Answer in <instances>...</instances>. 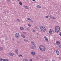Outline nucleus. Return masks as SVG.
I'll list each match as a JSON object with an SVG mask.
<instances>
[{"label": "nucleus", "instance_id": "obj_4", "mask_svg": "<svg viewBox=\"0 0 61 61\" xmlns=\"http://www.w3.org/2000/svg\"><path fill=\"white\" fill-rule=\"evenodd\" d=\"M43 47H44V46L42 45H40L39 47L40 49L41 50Z\"/></svg>", "mask_w": 61, "mask_h": 61}, {"label": "nucleus", "instance_id": "obj_2", "mask_svg": "<svg viewBox=\"0 0 61 61\" xmlns=\"http://www.w3.org/2000/svg\"><path fill=\"white\" fill-rule=\"evenodd\" d=\"M40 29L41 31L43 32H45L46 30V28L45 27L43 26L41 27H40Z\"/></svg>", "mask_w": 61, "mask_h": 61}, {"label": "nucleus", "instance_id": "obj_48", "mask_svg": "<svg viewBox=\"0 0 61 61\" xmlns=\"http://www.w3.org/2000/svg\"><path fill=\"white\" fill-rule=\"evenodd\" d=\"M17 0V1H19V0Z\"/></svg>", "mask_w": 61, "mask_h": 61}, {"label": "nucleus", "instance_id": "obj_38", "mask_svg": "<svg viewBox=\"0 0 61 61\" xmlns=\"http://www.w3.org/2000/svg\"><path fill=\"white\" fill-rule=\"evenodd\" d=\"M59 35L60 36H61V33H60V34H59Z\"/></svg>", "mask_w": 61, "mask_h": 61}, {"label": "nucleus", "instance_id": "obj_52", "mask_svg": "<svg viewBox=\"0 0 61 61\" xmlns=\"http://www.w3.org/2000/svg\"><path fill=\"white\" fill-rule=\"evenodd\" d=\"M13 55H14V54H13Z\"/></svg>", "mask_w": 61, "mask_h": 61}, {"label": "nucleus", "instance_id": "obj_41", "mask_svg": "<svg viewBox=\"0 0 61 61\" xmlns=\"http://www.w3.org/2000/svg\"><path fill=\"white\" fill-rule=\"evenodd\" d=\"M23 33H24V34H26V33H25V32H23Z\"/></svg>", "mask_w": 61, "mask_h": 61}, {"label": "nucleus", "instance_id": "obj_16", "mask_svg": "<svg viewBox=\"0 0 61 61\" xmlns=\"http://www.w3.org/2000/svg\"><path fill=\"white\" fill-rule=\"evenodd\" d=\"M3 50V48L2 47H0V51H2V50Z\"/></svg>", "mask_w": 61, "mask_h": 61}, {"label": "nucleus", "instance_id": "obj_12", "mask_svg": "<svg viewBox=\"0 0 61 61\" xmlns=\"http://www.w3.org/2000/svg\"><path fill=\"white\" fill-rule=\"evenodd\" d=\"M37 8H41V6L40 5H38L37 6Z\"/></svg>", "mask_w": 61, "mask_h": 61}, {"label": "nucleus", "instance_id": "obj_35", "mask_svg": "<svg viewBox=\"0 0 61 61\" xmlns=\"http://www.w3.org/2000/svg\"><path fill=\"white\" fill-rule=\"evenodd\" d=\"M10 0H7V1H9V2H10Z\"/></svg>", "mask_w": 61, "mask_h": 61}, {"label": "nucleus", "instance_id": "obj_33", "mask_svg": "<svg viewBox=\"0 0 61 61\" xmlns=\"http://www.w3.org/2000/svg\"><path fill=\"white\" fill-rule=\"evenodd\" d=\"M53 19H56V18H55V17H53Z\"/></svg>", "mask_w": 61, "mask_h": 61}, {"label": "nucleus", "instance_id": "obj_14", "mask_svg": "<svg viewBox=\"0 0 61 61\" xmlns=\"http://www.w3.org/2000/svg\"><path fill=\"white\" fill-rule=\"evenodd\" d=\"M21 36L23 38H25V35L23 34H21Z\"/></svg>", "mask_w": 61, "mask_h": 61}, {"label": "nucleus", "instance_id": "obj_51", "mask_svg": "<svg viewBox=\"0 0 61 61\" xmlns=\"http://www.w3.org/2000/svg\"><path fill=\"white\" fill-rule=\"evenodd\" d=\"M37 34H38V33H37Z\"/></svg>", "mask_w": 61, "mask_h": 61}, {"label": "nucleus", "instance_id": "obj_44", "mask_svg": "<svg viewBox=\"0 0 61 61\" xmlns=\"http://www.w3.org/2000/svg\"><path fill=\"white\" fill-rule=\"evenodd\" d=\"M52 61H55V60H52Z\"/></svg>", "mask_w": 61, "mask_h": 61}, {"label": "nucleus", "instance_id": "obj_34", "mask_svg": "<svg viewBox=\"0 0 61 61\" xmlns=\"http://www.w3.org/2000/svg\"><path fill=\"white\" fill-rule=\"evenodd\" d=\"M12 40H13V41H15V40H14V39L13 38L12 39Z\"/></svg>", "mask_w": 61, "mask_h": 61}, {"label": "nucleus", "instance_id": "obj_43", "mask_svg": "<svg viewBox=\"0 0 61 61\" xmlns=\"http://www.w3.org/2000/svg\"><path fill=\"white\" fill-rule=\"evenodd\" d=\"M17 43H18V44H19V42L18 41H17Z\"/></svg>", "mask_w": 61, "mask_h": 61}, {"label": "nucleus", "instance_id": "obj_30", "mask_svg": "<svg viewBox=\"0 0 61 61\" xmlns=\"http://www.w3.org/2000/svg\"><path fill=\"white\" fill-rule=\"evenodd\" d=\"M30 21H31V22H33V20H31V19L30 20Z\"/></svg>", "mask_w": 61, "mask_h": 61}, {"label": "nucleus", "instance_id": "obj_18", "mask_svg": "<svg viewBox=\"0 0 61 61\" xmlns=\"http://www.w3.org/2000/svg\"><path fill=\"white\" fill-rule=\"evenodd\" d=\"M20 30H23L24 28L22 27H20Z\"/></svg>", "mask_w": 61, "mask_h": 61}, {"label": "nucleus", "instance_id": "obj_31", "mask_svg": "<svg viewBox=\"0 0 61 61\" xmlns=\"http://www.w3.org/2000/svg\"><path fill=\"white\" fill-rule=\"evenodd\" d=\"M28 26H31V25L28 24Z\"/></svg>", "mask_w": 61, "mask_h": 61}, {"label": "nucleus", "instance_id": "obj_47", "mask_svg": "<svg viewBox=\"0 0 61 61\" xmlns=\"http://www.w3.org/2000/svg\"><path fill=\"white\" fill-rule=\"evenodd\" d=\"M45 61H48V60H45Z\"/></svg>", "mask_w": 61, "mask_h": 61}, {"label": "nucleus", "instance_id": "obj_36", "mask_svg": "<svg viewBox=\"0 0 61 61\" xmlns=\"http://www.w3.org/2000/svg\"><path fill=\"white\" fill-rule=\"evenodd\" d=\"M34 47H36V46H35V45H34Z\"/></svg>", "mask_w": 61, "mask_h": 61}, {"label": "nucleus", "instance_id": "obj_37", "mask_svg": "<svg viewBox=\"0 0 61 61\" xmlns=\"http://www.w3.org/2000/svg\"><path fill=\"white\" fill-rule=\"evenodd\" d=\"M59 47L60 48H61V45H59Z\"/></svg>", "mask_w": 61, "mask_h": 61}, {"label": "nucleus", "instance_id": "obj_22", "mask_svg": "<svg viewBox=\"0 0 61 61\" xmlns=\"http://www.w3.org/2000/svg\"><path fill=\"white\" fill-rule=\"evenodd\" d=\"M23 61H28V60L27 59H24L23 60Z\"/></svg>", "mask_w": 61, "mask_h": 61}, {"label": "nucleus", "instance_id": "obj_7", "mask_svg": "<svg viewBox=\"0 0 61 61\" xmlns=\"http://www.w3.org/2000/svg\"><path fill=\"white\" fill-rule=\"evenodd\" d=\"M31 54L32 56H35L36 55V53L34 52H31Z\"/></svg>", "mask_w": 61, "mask_h": 61}, {"label": "nucleus", "instance_id": "obj_26", "mask_svg": "<svg viewBox=\"0 0 61 61\" xmlns=\"http://www.w3.org/2000/svg\"><path fill=\"white\" fill-rule=\"evenodd\" d=\"M20 56H23L21 55H19V57H20Z\"/></svg>", "mask_w": 61, "mask_h": 61}, {"label": "nucleus", "instance_id": "obj_20", "mask_svg": "<svg viewBox=\"0 0 61 61\" xmlns=\"http://www.w3.org/2000/svg\"><path fill=\"white\" fill-rule=\"evenodd\" d=\"M19 4L20 5H23V4L22 3V2H19Z\"/></svg>", "mask_w": 61, "mask_h": 61}, {"label": "nucleus", "instance_id": "obj_23", "mask_svg": "<svg viewBox=\"0 0 61 61\" xmlns=\"http://www.w3.org/2000/svg\"><path fill=\"white\" fill-rule=\"evenodd\" d=\"M17 21L18 22H20V20L19 19H18L17 20Z\"/></svg>", "mask_w": 61, "mask_h": 61}, {"label": "nucleus", "instance_id": "obj_19", "mask_svg": "<svg viewBox=\"0 0 61 61\" xmlns=\"http://www.w3.org/2000/svg\"><path fill=\"white\" fill-rule=\"evenodd\" d=\"M31 44H32L34 46V45H35V43L33 41H32L31 42Z\"/></svg>", "mask_w": 61, "mask_h": 61}, {"label": "nucleus", "instance_id": "obj_8", "mask_svg": "<svg viewBox=\"0 0 61 61\" xmlns=\"http://www.w3.org/2000/svg\"><path fill=\"white\" fill-rule=\"evenodd\" d=\"M49 33L51 35H52V34H53V33H52V30H51V29H50Z\"/></svg>", "mask_w": 61, "mask_h": 61}, {"label": "nucleus", "instance_id": "obj_5", "mask_svg": "<svg viewBox=\"0 0 61 61\" xmlns=\"http://www.w3.org/2000/svg\"><path fill=\"white\" fill-rule=\"evenodd\" d=\"M46 50V48L44 46V47L42 48V49L41 50V51H45Z\"/></svg>", "mask_w": 61, "mask_h": 61}, {"label": "nucleus", "instance_id": "obj_21", "mask_svg": "<svg viewBox=\"0 0 61 61\" xmlns=\"http://www.w3.org/2000/svg\"><path fill=\"white\" fill-rule=\"evenodd\" d=\"M3 60V58H0V61H2V60Z\"/></svg>", "mask_w": 61, "mask_h": 61}, {"label": "nucleus", "instance_id": "obj_45", "mask_svg": "<svg viewBox=\"0 0 61 61\" xmlns=\"http://www.w3.org/2000/svg\"><path fill=\"white\" fill-rule=\"evenodd\" d=\"M35 32V30H33V32Z\"/></svg>", "mask_w": 61, "mask_h": 61}, {"label": "nucleus", "instance_id": "obj_28", "mask_svg": "<svg viewBox=\"0 0 61 61\" xmlns=\"http://www.w3.org/2000/svg\"><path fill=\"white\" fill-rule=\"evenodd\" d=\"M53 16H52L51 15H50V17H51V18H53Z\"/></svg>", "mask_w": 61, "mask_h": 61}, {"label": "nucleus", "instance_id": "obj_3", "mask_svg": "<svg viewBox=\"0 0 61 61\" xmlns=\"http://www.w3.org/2000/svg\"><path fill=\"white\" fill-rule=\"evenodd\" d=\"M15 37H16L17 39H18V38L19 37V34L18 33H16L15 34Z\"/></svg>", "mask_w": 61, "mask_h": 61}, {"label": "nucleus", "instance_id": "obj_49", "mask_svg": "<svg viewBox=\"0 0 61 61\" xmlns=\"http://www.w3.org/2000/svg\"><path fill=\"white\" fill-rule=\"evenodd\" d=\"M34 46H33V49H34Z\"/></svg>", "mask_w": 61, "mask_h": 61}, {"label": "nucleus", "instance_id": "obj_29", "mask_svg": "<svg viewBox=\"0 0 61 61\" xmlns=\"http://www.w3.org/2000/svg\"><path fill=\"white\" fill-rule=\"evenodd\" d=\"M6 61L5 59H4L3 60V61Z\"/></svg>", "mask_w": 61, "mask_h": 61}, {"label": "nucleus", "instance_id": "obj_46", "mask_svg": "<svg viewBox=\"0 0 61 61\" xmlns=\"http://www.w3.org/2000/svg\"><path fill=\"white\" fill-rule=\"evenodd\" d=\"M26 29H27V30H28V28H27Z\"/></svg>", "mask_w": 61, "mask_h": 61}, {"label": "nucleus", "instance_id": "obj_13", "mask_svg": "<svg viewBox=\"0 0 61 61\" xmlns=\"http://www.w3.org/2000/svg\"><path fill=\"white\" fill-rule=\"evenodd\" d=\"M24 7L25 8V9H28V7L25 6H24Z\"/></svg>", "mask_w": 61, "mask_h": 61}, {"label": "nucleus", "instance_id": "obj_10", "mask_svg": "<svg viewBox=\"0 0 61 61\" xmlns=\"http://www.w3.org/2000/svg\"><path fill=\"white\" fill-rule=\"evenodd\" d=\"M56 44L58 45H59L60 44V42L59 41H57L56 42Z\"/></svg>", "mask_w": 61, "mask_h": 61}, {"label": "nucleus", "instance_id": "obj_17", "mask_svg": "<svg viewBox=\"0 0 61 61\" xmlns=\"http://www.w3.org/2000/svg\"><path fill=\"white\" fill-rule=\"evenodd\" d=\"M9 54L10 56H13V54H12V53H9Z\"/></svg>", "mask_w": 61, "mask_h": 61}, {"label": "nucleus", "instance_id": "obj_6", "mask_svg": "<svg viewBox=\"0 0 61 61\" xmlns=\"http://www.w3.org/2000/svg\"><path fill=\"white\" fill-rule=\"evenodd\" d=\"M56 53L57 54V55H59V52L58 51L56 50Z\"/></svg>", "mask_w": 61, "mask_h": 61}, {"label": "nucleus", "instance_id": "obj_32", "mask_svg": "<svg viewBox=\"0 0 61 61\" xmlns=\"http://www.w3.org/2000/svg\"><path fill=\"white\" fill-rule=\"evenodd\" d=\"M35 28H36V29H37L38 28H37V27H36V26H35Z\"/></svg>", "mask_w": 61, "mask_h": 61}, {"label": "nucleus", "instance_id": "obj_24", "mask_svg": "<svg viewBox=\"0 0 61 61\" xmlns=\"http://www.w3.org/2000/svg\"><path fill=\"white\" fill-rule=\"evenodd\" d=\"M31 48L32 49H33V46H30Z\"/></svg>", "mask_w": 61, "mask_h": 61}, {"label": "nucleus", "instance_id": "obj_15", "mask_svg": "<svg viewBox=\"0 0 61 61\" xmlns=\"http://www.w3.org/2000/svg\"><path fill=\"white\" fill-rule=\"evenodd\" d=\"M24 41L25 42H28V41L27 40H26V39H24Z\"/></svg>", "mask_w": 61, "mask_h": 61}, {"label": "nucleus", "instance_id": "obj_27", "mask_svg": "<svg viewBox=\"0 0 61 61\" xmlns=\"http://www.w3.org/2000/svg\"><path fill=\"white\" fill-rule=\"evenodd\" d=\"M46 18H48V17H49L48 16H47L46 17Z\"/></svg>", "mask_w": 61, "mask_h": 61}, {"label": "nucleus", "instance_id": "obj_9", "mask_svg": "<svg viewBox=\"0 0 61 61\" xmlns=\"http://www.w3.org/2000/svg\"><path fill=\"white\" fill-rule=\"evenodd\" d=\"M18 50L17 49H16L15 51V54H18Z\"/></svg>", "mask_w": 61, "mask_h": 61}, {"label": "nucleus", "instance_id": "obj_1", "mask_svg": "<svg viewBox=\"0 0 61 61\" xmlns=\"http://www.w3.org/2000/svg\"><path fill=\"white\" fill-rule=\"evenodd\" d=\"M55 30L56 32L58 33L60 30V27L58 26H56L55 27Z\"/></svg>", "mask_w": 61, "mask_h": 61}, {"label": "nucleus", "instance_id": "obj_39", "mask_svg": "<svg viewBox=\"0 0 61 61\" xmlns=\"http://www.w3.org/2000/svg\"><path fill=\"white\" fill-rule=\"evenodd\" d=\"M6 61H8V59H6Z\"/></svg>", "mask_w": 61, "mask_h": 61}, {"label": "nucleus", "instance_id": "obj_25", "mask_svg": "<svg viewBox=\"0 0 61 61\" xmlns=\"http://www.w3.org/2000/svg\"><path fill=\"white\" fill-rule=\"evenodd\" d=\"M27 19L28 20H30V19L29 18H27Z\"/></svg>", "mask_w": 61, "mask_h": 61}, {"label": "nucleus", "instance_id": "obj_42", "mask_svg": "<svg viewBox=\"0 0 61 61\" xmlns=\"http://www.w3.org/2000/svg\"><path fill=\"white\" fill-rule=\"evenodd\" d=\"M32 1H36V0H32Z\"/></svg>", "mask_w": 61, "mask_h": 61}, {"label": "nucleus", "instance_id": "obj_40", "mask_svg": "<svg viewBox=\"0 0 61 61\" xmlns=\"http://www.w3.org/2000/svg\"><path fill=\"white\" fill-rule=\"evenodd\" d=\"M29 61H32V59H31V60H30Z\"/></svg>", "mask_w": 61, "mask_h": 61}, {"label": "nucleus", "instance_id": "obj_11", "mask_svg": "<svg viewBox=\"0 0 61 61\" xmlns=\"http://www.w3.org/2000/svg\"><path fill=\"white\" fill-rule=\"evenodd\" d=\"M44 38L45 39V40H46V41H48V39H47V38H46V37L45 36Z\"/></svg>", "mask_w": 61, "mask_h": 61}, {"label": "nucleus", "instance_id": "obj_50", "mask_svg": "<svg viewBox=\"0 0 61 61\" xmlns=\"http://www.w3.org/2000/svg\"><path fill=\"white\" fill-rule=\"evenodd\" d=\"M53 32H54V31H53Z\"/></svg>", "mask_w": 61, "mask_h": 61}]
</instances>
